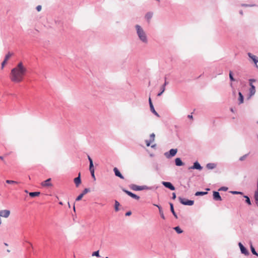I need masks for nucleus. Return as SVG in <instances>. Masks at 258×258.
Returning a JSON list of instances; mask_svg holds the SVG:
<instances>
[{
    "instance_id": "f257e3e1",
    "label": "nucleus",
    "mask_w": 258,
    "mask_h": 258,
    "mask_svg": "<svg viewBox=\"0 0 258 258\" xmlns=\"http://www.w3.org/2000/svg\"><path fill=\"white\" fill-rule=\"evenodd\" d=\"M27 69L23 66L22 62L18 63L17 66L12 69L11 72V80L16 83L21 82L27 73Z\"/></svg>"
},
{
    "instance_id": "f03ea898",
    "label": "nucleus",
    "mask_w": 258,
    "mask_h": 258,
    "mask_svg": "<svg viewBox=\"0 0 258 258\" xmlns=\"http://www.w3.org/2000/svg\"><path fill=\"white\" fill-rule=\"evenodd\" d=\"M135 28L139 39L144 43H148V38L143 29L139 25H136Z\"/></svg>"
},
{
    "instance_id": "7ed1b4c3",
    "label": "nucleus",
    "mask_w": 258,
    "mask_h": 258,
    "mask_svg": "<svg viewBox=\"0 0 258 258\" xmlns=\"http://www.w3.org/2000/svg\"><path fill=\"white\" fill-rule=\"evenodd\" d=\"M150 140H146V143L147 147H149L150 146H151L152 148H154L156 146V145H151V144L155 141V135L154 133H152L150 135Z\"/></svg>"
},
{
    "instance_id": "20e7f679",
    "label": "nucleus",
    "mask_w": 258,
    "mask_h": 258,
    "mask_svg": "<svg viewBox=\"0 0 258 258\" xmlns=\"http://www.w3.org/2000/svg\"><path fill=\"white\" fill-rule=\"evenodd\" d=\"M178 199L180 202L184 205L192 206L194 203V201L189 200L186 199L182 198L181 197H179Z\"/></svg>"
},
{
    "instance_id": "39448f33",
    "label": "nucleus",
    "mask_w": 258,
    "mask_h": 258,
    "mask_svg": "<svg viewBox=\"0 0 258 258\" xmlns=\"http://www.w3.org/2000/svg\"><path fill=\"white\" fill-rule=\"evenodd\" d=\"M51 179L48 178L47 180L42 182L41 185L43 187H50L52 186V184L51 182Z\"/></svg>"
},
{
    "instance_id": "423d86ee",
    "label": "nucleus",
    "mask_w": 258,
    "mask_h": 258,
    "mask_svg": "<svg viewBox=\"0 0 258 258\" xmlns=\"http://www.w3.org/2000/svg\"><path fill=\"white\" fill-rule=\"evenodd\" d=\"M130 187L134 190H142L147 188L146 186H138L136 184H132Z\"/></svg>"
},
{
    "instance_id": "0eeeda50",
    "label": "nucleus",
    "mask_w": 258,
    "mask_h": 258,
    "mask_svg": "<svg viewBox=\"0 0 258 258\" xmlns=\"http://www.w3.org/2000/svg\"><path fill=\"white\" fill-rule=\"evenodd\" d=\"M10 215V211L8 210L0 211V217L8 218Z\"/></svg>"
},
{
    "instance_id": "6e6552de",
    "label": "nucleus",
    "mask_w": 258,
    "mask_h": 258,
    "mask_svg": "<svg viewBox=\"0 0 258 258\" xmlns=\"http://www.w3.org/2000/svg\"><path fill=\"white\" fill-rule=\"evenodd\" d=\"M238 245L240 247V251L242 253H243L245 255H247L249 254L248 251L246 249V248L242 245V244L241 242H239L238 243Z\"/></svg>"
},
{
    "instance_id": "1a4fd4ad",
    "label": "nucleus",
    "mask_w": 258,
    "mask_h": 258,
    "mask_svg": "<svg viewBox=\"0 0 258 258\" xmlns=\"http://www.w3.org/2000/svg\"><path fill=\"white\" fill-rule=\"evenodd\" d=\"M165 82L164 84L161 87V91L157 94L158 96H160L165 90V86L168 84V82L166 81V77H165Z\"/></svg>"
},
{
    "instance_id": "9d476101",
    "label": "nucleus",
    "mask_w": 258,
    "mask_h": 258,
    "mask_svg": "<svg viewBox=\"0 0 258 258\" xmlns=\"http://www.w3.org/2000/svg\"><path fill=\"white\" fill-rule=\"evenodd\" d=\"M123 191L124 192H125L127 195H128L129 196L131 197L132 198H134V199H135L136 200H138L140 199V197L138 196H137V195L132 193L131 191H128L127 190H125V189H123Z\"/></svg>"
},
{
    "instance_id": "9b49d317",
    "label": "nucleus",
    "mask_w": 258,
    "mask_h": 258,
    "mask_svg": "<svg viewBox=\"0 0 258 258\" xmlns=\"http://www.w3.org/2000/svg\"><path fill=\"white\" fill-rule=\"evenodd\" d=\"M177 152V149H172L169 151V154H168V153H166L165 155H166V157L170 158L171 157H173V156H175L176 155Z\"/></svg>"
},
{
    "instance_id": "f8f14e48",
    "label": "nucleus",
    "mask_w": 258,
    "mask_h": 258,
    "mask_svg": "<svg viewBox=\"0 0 258 258\" xmlns=\"http://www.w3.org/2000/svg\"><path fill=\"white\" fill-rule=\"evenodd\" d=\"M247 55L249 56V57L250 58L253 60L255 64H256L258 62V57L252 54L250 52H248L247 53Z\"/></svg>"
},
{
    "instance_id": "ddd939ff",
    "label": "nucleus",
    "mask_w": 258,
    "mask_h": 258,
    "mask_svg": "<svg viewBox=\"0 0 258 258\" xmlns=\"http://www.w3.org/2000/svg\"><path fill=\"white\" fill-rule=\"evenodd\" d=\"M163 185H164L166 187L169 188L172 190H174L175 189V187L172 184L169 182H162Z\"/></svg>"
},
{
    "instance_id": "4468645a",
    "label": "nucleus",
    "mask_w": 258,
    "mask_h": 258,
    "mask_svg": "<svg viewBox=\"0 0 258 258\" xmlns=\"http://www.w3.org/2000/svg\"><path fill=\"white\" fill-rule=\"evenodd\" d=\"M213 198L216 201H221L222 199L218 191L213 192Z\"/></svg>"
},
{
    "instance_id": "2eb2a0df",
    "label": "nucleus",
    "mask_w": 258,
    "mask_h": 258,
    "mask_svg": "<svg viewBox=\"0 0 258 258\" xmlns=\"http://www.w3.org/2000/svg\"><path fill=\"white\" fill-rule=\"evenodd\" d=\"M113 171L114 172L115 175L116 176L119 177L121 179H124V177L122 175V174L120 173V172L116 167L114 168Z\"/></svg>"
},
{
    "instance_id": "dca6fc26",
    "label": "nucleus",
    "mask_w": 258,
    "mask_h": 258,
    "mask_svg": "<svg viewBox=\"0 0 258 258\" xmlns=\"http://www.w3.org/2000/svg\"><path fill=\"white\" fill-rule=\"evenodd\" d=\"M249 94L250 96H252L255 93V87L253 85H249Z\"/></svg>"
},
{
    "instance_id": "f3484780",
    "label": "nucleus",
    "mask_w": 258,
    "mask_h": 258,
    "mask_svg": "<svg viewBox=\"0 0 258 258\" xmlns=\"http://www.w3.org/2000/svg\"><path fill=\"white\" fill-rule=\"evenodd\" d=\"M149 105H150V110H151V111L152 113H157L155 108H154V107L153 106V104L152 102V101H151V98L150 97L149 99Z\"/></svg>"
},
{
    "instance_id": "a211bd4d",
    "label": "nucleus",
    "mask_w": 258,
    "mask_h": 258,
    "mask_svg": "<svg viewBox=\"0 0 258 258\" xmlns=\"http://www.w3.org/2000/svg\"><path fill=\"white\" fill-rule=\"evenodd\" d=\"M74 182L75 183L77 187H78L80 184L81 182L80 173L79 174V176L74 179Z\"/></svg>"
},
{
    "instance_id": "6ab92c4d",
    "label": "nucleus",
    "mask_w": 258,
    "mask_h": 258,
    "mask_svg": "<svg viewBox=\"0 0 258 258\" xmlns=\"http://www.w3.org/2000/svg\"><path fill=\"white\" fill-rule=\"evenodd\" d=\"M190 168L201 170L202 167L198 162H196L194 163L193 166L190 167Z\"/></svg>"
},
{
    "instance_id": "aec40b11",
    "label": "nucleus",
    "mask_w": 258,
    "mask_h": 258,
    "mask_svg": "<svg viewBox=\"0 0 258 258\" xmlns=\"http://www.w3.org/2000/svg\"><path fill=\"white\" fill-rule=\"evenodd\" d=\"M238 96H239V97H238L239 104H241L244 101V96L241 92H238Z\"/></svg>"
},
{
    "instance_id": "412c9836",
    "label": "nucleus",
    "mask_w": 258,
    "mask_h": 258,
    "mask_svg": "<svg viewBox=\"0 0 258 258\" xmlns=\"http://www.w3.org/2000/svg\"><path fill=\"white\" fill-rule=\"evenodd\" d=\"M175 162L176 165L178 166H182L184 164L179 158H176L175 160Z\"/></svg>"
},
{
    "instance_id": "4be33fe9",
    "label": "nucleus",
    "mask_w": 258,
    "mask_h": 258,
    "mask_svg": "<svg viewBox=\"0 0 258 258\" xmlns=\"http://www.w3.org/2000/svg\"><path fill=\"white\" fill-rule=\"evenodd\" d=\"M153 17V13L151 12H148L145 15V18L148 22H149Z\"/></svg>"
},
{
    "instance_id": "5701e85b",
    "label": "nucleus",
    "mask_w": 258,
    "mask_h": 258,
    "mask_svg": "<svg viewBox=\"0 0 258 258\" xmlns=\"http://www.w3.org/2000/svg\"><path fill=\"white\" fill-rule=\"evenodd\" d=\"M170 210L171 211V212L172 213L173 215H174V216L175 217V218H177V215L176 214L175 211H174V208H173V204L172 203H170Z\"/></svg>"
},
{
    "instance_id": "b1692460",
    "label": "nucleus",
    "mask_w": 258,
    "mask_h": 258,
    "mask_svg": "<svg viewBox=\"0 0 258 258\" xmlns=\"http://www.w3.org/2000/svg\"><path fill=\"white\" fill-rule=\"evenodd\" d=\"M154 205L157 206L158 208L159 211V213H160V216H161V218L163 219H165V217H164V214H163V212L160 206H159L158 205Z\"/></svg>"
},
{
    "instance_id": "393cba45",
    "label": "nucleus",
    "mask_w": 258,
    "mask_h": 258,
    "mask_svg": "<svg viewBox=\"0 0 258 258\" xmlns=\"http://www.w3.org/2000/svg\"><path fill=\"white\" fill-rule=\"evenodd\" d=\"M29 196L31 197H35L39 196L40 195V192H31L29 194Z\"/></svg>"
},
{
    "instance_id": "a878e982",
    "label": "nucleus",
    "mask_w": 258,
    "mask_h": 258,
    "mask_svg": "<svg viewBox=\"0 0 258 258\" xmlns=\"http://www.w3.org/2000/svg\"><path fill=\"white\" fill-rule=\"evenodd\" d=\"M216 167V165L214 163H209L207 165V167L209 169H214Z\"/></svg>"
},
{
    "instance_id": "bb28decb",
    "label": "nucleus",
    "mask_w": 258,
    "mask_h": 258,
    "mask_svg": "<svg viewBox=\"0 0 258 258\" xmlns=\"http://www.w3.org/2000/svg\"><path fill=\"white\" fill-rule=\"evenodd\" d=\"M254 199L256 201V203L257 204H258V185H257V190L255 192Z\"/></svg>"
},
{
    "instance_id": "cd10ccee",
    "label": "nucleus",
    "mask_w": 258,
    "mask_h": 258,
    "mask_svg": "<svg viewBox=\"0 0 258 258\" xmlns=\"http://www.w3.org/2000/svg\"><path fill=\"white\" fill-rule=\"evenodd\" d=\"M207 194V192H203V191H197L196 194H195V195L196 196H204L205 195H206Z\"/></svg>"
},
{
    "instance_id": "c85d7f7f",
    "label": "nucleus",
    "mask_w": 258,
    "mask_h": 258,
    "mask_svg": "<svg viewBox=\"0 0 258 258\" xmlns=\"http://www.w3.org/2000/svg\"><path fill=\"white\" fill-rule=\"evenodd\" d=\"M229 79L231 82H233L235 81V79L233 77V73L231 71H230L229 72Z\"/></svg>"
},
{
    "instance_id": "c756f323",
    "label": "nucleus",
    "mask_w": 258,
    "mask_h": 258,
    "mask_svg": "<svg viewBox=\"0 0 258 258\" xmlns=\"http://www.w3.org/2000/svg\"><path fill=\"white\" fill-rule=\"evenodd\" d=\"M6 182L8 184H18V182L16 181L11 180H7Z\"/></svg>"
},
{
    "instance_id": "7c9ffc66",
    "label": "nucleus",
    "mask_w": 258,
    "mask_h": 258,
    "mask_svg": "<svg viewBox=\"0 0 258 258\" xmlns=\"http://www.w3.org/2000/svg\"><path fill=\"white\" fill-rule=\"evenodd\" d=\"M174 229L176 231L177 233H182V230L179 228V227L177 226L174 228Z\"/></svg>"
},
{
    "instance_id": "2f4dec72",
    "label": "nucleus",
    "mask_w": 258,
    "mask_h": 258,
    "mask_svg": "<svg viewBox=\"0 0 258 258\" xmlns=\"http://www.w3.org/2000/svg\"><path fill=\"white\" fill-rule=\"evenodd\" d=\"M250 248H251V250L252 253L253 254H254V255H256L257 256H258V253L255 251L254 247L252 246V245H251V246H250Z\"/></svg>"
},
{
    "instance_id": "473e14b6",
    "label": "nucleus",
    "mask_w": 258,
    "mask_h": 258,
    "mask_svg": "<svg viewBox=\"0 0 258 258\" xmlns=\"http://www.w3.org/2000/svg\"><path fill=\"white\" fill-rule=\"evenodd\" d=\"M89 170L90 171V172H94L95 169H94V166H93V163H91V164H90Z\"/></svg>"
},
{
    "instance_id": "72a5a7b5",
    "label": "nucleus",
    "mask_w": 258,
    "mask_h": 258,
    "mask_svg": "<svg viewBox=\"0 0 258 258\" xmlns=\"http://www.w3.org/2000/svg\"><path fill=\"white\" fill-rule=\"evenodd\" d=\"M119 206V203L117 201L115 202V210L116 211H118V207Z\"/></svg>"
},
{
    "instance_id": "f704fd0d",
    "label": "nucleus",
    "mask_w": 258,
    "mask_h": 258,
    "mask_svg": "<svg viewBox=\"0 0 258 258\" xmlns=\"http://www.w3.org/2000/svg\"><path fill=\"white\" fill-rule=\"evenodd\" d=\"M92 256H97V257H99L100 256V255H99V250H97V251H94L92 253Z\"/></svg>"
},
{
    "instance_id": "c9c22d12",
    "label": "nucleus",
    "mask_w": 258,
    "mask_h": 258,
    "mask_svg": "<svg viewBox=\"0 0 258 258\" xmlns=\"http://www.w3.org/2000/svg\"><path fill=\"white\" fill-rule=\"evenodd\" d=\"M12 54L10 52H9L5 56V59L6 60H8V59L12 56Z\"/></svg>"
},
{
    "instance_id": "e433bc0d",
    "label": "nucleus",
    "mask_w": 258,
    "mask_h": 258,
    "mask_svg": "<svg viewBox=\"0 0 258 258\" xmlns=\"http://www.w3.org/2000/svg\"><path fill=\"white\" fill-rule=\"evenodd\" d=\"M244 197L246 199V201L245 202L248 204V205H251V203H250V199L249 198L247 197V196H244Z\"/></svg>"
},
{
    "instance_id": "4c0bfd02",
    "label": "nucleus",
    "mask_w": 258,
    "mask_h": 258,
    "mask_svg": "<svg viewBox=\"0 0 258 258\" xmlns=\"http://www.w3.org/2000/svg\"><path fill=\"white\" fill-rule=\"evenodd\" d=\"M249 85H253V83L256 82V80L254 79H250L248 80Z\"/></svg>"
},
{
    "instance_id": "58836bf2",
    "label": "nucleus",
    "mask_w": 258,
    "mask_h": 258,
    "mask_svg": "<svg viewBox=\"0 0 258 258\" xmlns=\"http://www.w3.org/2000/svg\"><path fill=\"white\" fill-rule=\"evenodd\" d=\"M90 191V189L89 188H85L83 190V192L82 193L84 196Z\"/></svg>"
},
{
    "instance_id": "ea45409f",
    "label": "nucleus",
    "mask_w": 258,
    "mask_h": 258,
    "mask_svg": "<svg viewBox=\"0 0 258 258\" xmlns=\"http://www.w3.org/2000/svg\"><path fill=\"white\" fill-rule=\"evenodd\" d=\"M84 195L82 194H81L76 199V201H80L81 200L82 198L83 197Z\"/></svg>"
},
{
    "instance_id": "a19ab883",
    "label": "nucleus",
    "mask_w": 258,
    "mask_h": 258,
    "mask_svg": "<svg viewBox=\"0 0 258 258\" xmlns=\"http://www.w3.org/2000/svg\"><path fill=\"white\" fill-rule=\"evenodd\" d=\"M254 6H255V5H247V4H243L241 5V6H242V7H253Z\"/></svg>"
},
{
    "instance_id": "79ce46f5",
    "label": "nucleus",
    "mask_w": 258,
    "mask_h": 258,
    "mask_svg": "<svg viewBox=\"0 0 258 258\" xmlns=\"http://www.w3.org/2000/svg\"><path fill=\"white\" fill-rule=\"evenodd\" d=\"M7 60H6L5 59H4L3 60V61L2 63V69H3V68L4 67V66L5 65V64L7 63Z\"/></svg>"
},
{
    "instance_id": "37998d69",
    "label": "nucleus",
    "mask_w": 258,
    "mask_h": 258,
    "mask_svg": "<svg viewBox=\"0 0 258 258\" xmlns=\"http://www.w3.org/2000/svg\"><path fill=\"white\" fill-rule=\"evenodd\" d=\"M41 6L40 5H38L36 7V10L37 11L39 12L41 10Z\"/></svg>"
},
{
    "instance_id": "c03bdc74",
    "label": "nucleus",
    "mask_w": 258,
    "mask_h": 258,
    "mask_svg": "<svg viewBox=\"0 0 258 258\" xmlns=\"http://www.w3.org/2000/svg\"><path fill=\"white\" fill-rule=\"evenodd\" d=\"M176 194H175V193L173 192V193H172V199H173V200H175V199H176Z\"/></svg>"
},
{
    "instance_id": "a18cd8bd",
    "label": "nucleus",
    "mask_w": 258,
    "mask_h": 258,
    "mask_svg": "<svg viewBox=\"0 0 258 258\" xmlns=\"http://www.w3.org/2000/svg\"><path fill=\"white\" fill-rule=\"evenodd\" d=\"M91 176H92V177L94 178V180H95V174H94V172H91Z\"/></svg>"
},
{
    "instance_id": "49530a36",
    "label": "nucleus",
    "mask_w": 258,
    "mask_h": 258,
    "mask_svg": "<svg viewBox=\"0 0 258 258\" xmlns=\"http://www.w3.org/2000/svg\"><path fill=\"white\" fill-rule=\"evenodd\" d=\"M232 193H233V194H242V192H239V191H232Z\"/></svg>"
},
{
    "instance_id": "de8ad7c7",
    "label": "nucleus",
    "mask_w": 258,
    "mask_h": 258,
    "mask_svg": "<svg viewBox=\"0 0 258 258\" xmlns=\"http://www.w3.org/2000/svg\"><path fill=\"white\" fill-rule=\"evenodd\" d=\"M246 155H245L240 157L239 160H241V161L245 159V158L246 157Z\"/></svg>"
},
{
    "instance_id": "09e8293b",
    "label": "nucleus",
    "mask_w": 258,
    "mask_h": 258,
    "mask_svg": "<svg viewBox=\"0 0 258 258\" xmlns=\"http://www.w3.org/2000/svg\"><path fill=\"white\" fill-rule=\"evenodd\" d=\"M88 159L89 160L90 164H91V163H93L92 159L90 158L89 156H88Z\"/></svg>"
},
{
    "instance_id": "8fccbe9b",
    "label": "nucleus",
    "mask_w": 258,
    "mask_h": 258,
    "mask_svg": "<svg viewBox=\"0 0 258 258\" xmlns=\"http://www.w3.org/2000/svg\"><path fill=\"white\" fill-rule=\"evenodd\" d=\"M131 213H131V212H130H130H126V213H125V215H126V216H130V215H131Z\"/></svg>"
},
{
    "instance_id": "3c124183",
    "label": "nucleus",
    "mask_w": 258,
    "mask_h": 258,
    "mask_svg": "<svg viewBox=\"0 0 258 258\" xmlns=\"http://www.w3.org/2000/svg\"><path fill=\"white\" fill-rule=\"evenodd\" d=\"M187 117L189 119H192V115H188Z\"/></svg>"
},
{
    "instance_id": "603ef678",
    "label": "nucleus",
    "mask_w": 258,
    "mask_h": 258,
    "mask_svg": "<svg viewBox=\"0 0 258 258\" xmlns=\"http://www.w3.org/2000/svg\"><path fill=\"white\" fill-rule=\"evenodd\" d=\"M0 159H1L3 161H4V163H5V161L4 159V158H3V156H0Z\"/></svg>"
},
{
    "instance_id": "864d4df0",
    "label": "nucleus",
    "mask_w": 258,
    "mask_h": 258,
    "mask_svg": "<svg viewBox=\"0 0 258 258\" xmlns=\"http://www.w3.org/2000/svg\"><path fill=\"white\" fill-rule=\"evenodd\" d=\"M239 13H240V15H243V11L242 10H240L239 11Z\"/></svg>"
},
{
    "instance_id": "5fc2aeb1",
    "label": "nucleus",
    "mask_w": 258,
    "mask_h": 258,
    "mask_svg": "<svg viewBox=\"0 0 258 258\" xmlns=\"http://www.w3.org/2000/svg\"><path fill=\"white\" fill-rule=\"evenodd\" d=\"M4 244L6 245V246H8V244L7 243H5Z\"/></svg>"
},
{
    "instance_id": "6e6d98bb",
    "label": "nucleus",
    "mask_w": 258,
    "mask_h": 258,
    "mask_svg": "<svg viewBox=\"0 0 258 258\" xmlns=\"http://www.w3.org/2000/svg\"><path fill=\"white\" fill-rule=\"evenodd\" d=\"M7 252H10L11 251H10V250H9V249H7Z\"/></svg>"
},
{
    "instance_id": "4d7b16f0",
    "label": "nucleus",
    "mask_w": 258,
    "mask_h": 258,
    "mask_svg": "<svg viewBox=\"0 0 258 258\" xmlns=\"http://www.w3.org/2000/svg\"><path fill=\"white\" fill-rule=\"evenodd\" d=\"M156 114L157 115V116H158V117L159 116V114H158V113H157V114Z\"/></svg>"
},
{
    "instance_id": "13d9d810",
    "label": "nucleus",
    "mask_w": 258,
    "mask_h": 258,
    "mask_svg": "<svg viewBox=\"0 0 258 258\" xmlns=\"http://www.w3.org/2000/svg\"><path fill=\"white\" fill-rule=\"evenodd\" d=\"M60 205H62V203L61 202H59Z\"/></svg>"
},
{
    "instance_id": "bf43d9fd",
    "label": "nucleus",
    "mask_w": 258,
    "mask_h": 258,
    "mask_svg": "<svg viewBox=\"0 0 258 258\" xmlns=\"http://www.w3.org/2000/svg\"><path fill=\"white\" fill-rule=\"evenodd\" d=\"M255 66H256V67L257 68H258V66L257 65V64H255Z\"/></svg>"
},
{
    "instance_id": "052dcab7",
    "label": "nucleus",
    "mask_w": 258,
    "mask_h": 258,
    "mask_svg": "<svg viewBox=\"0 0 258 258\" xmlns=\"http://www.w3.org/2000/svg\"><path fill=\"white\" fill-rule=\"evenodd\" d=\"M74 211L75 210V206H74Z\"/></svg>"
},
{
    "instance_id": "680f3d73",
    "label": "nucleus",
    "mask_w": 258,
    "mask_h": 258,
    "mask_svg": "<svg viewBox=\"0 0 258 258\" xmlns=\"http://www.w3.org/2000/svg\"><path fill=\"white\" fill-rule=\"evenodd\" d=\"M231 111H233V109L232 108H231Z\"/></svg>"
},
{
    "instance_id": "e2e57ef3",
    "label": "nucleus",
    "mask_w": 258,
    "mask_h": 258,
    "mask_svg": "<svg viewBox=\"0 0 258 258\" xmlns=\"http://www.w3.org/2000/svg\"><path fill=\"white\" fill-rule=\"evenodd\" d=\"M156 1H158V2H160V0H156Z\"/></svg>"
},
{
    "instance_id": "0e129e2a",
    "label": "nucleus",
    "mask_w": 258,
    "mask_h": 258,
    "mask_svg": "<svg viewBox=\"0 0 258 258\" xmlns=\"http://www.w3.org/2000/svg\"><path fill=\"white\" fill-rule=\"evenodd\" d=\"M105 258H109L108 257H106Z\"/></svg>"
}]
</instances>
